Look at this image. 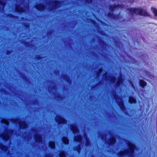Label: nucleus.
I'll return each instance as SVG.
<instances>
[{"instance_id":"f257e3e1","label":"nucleus","mask_w":157,"mask_h":157,"mask_svg":"<svg viewBox=\"0 0 157 157\" xmlns=\"http://www.w3.org/2000/svg\"><path fill=\"white\" fill-rule=\"evenodd\" d=\"M128 149L124 151H120L117 154L119 157H123L128 156L129 157H135V151L137 149V147L135 144L130 141H128L127 143Z\"/></svg>"},{"instance_id":"f03ea898","label":"nucleus","mask_w":157,"mask_h":157,"mask_svg":"<svg viewBox=\"0 0 157 157\" xmlns=\"http://www.w3.org/2000/svg\"><path fill=\"white\" fill-rule=\"evenodd\" d=\"M129 12L132 14L136 13L141 16H147V13L143 9L137 8H130L127 9Z\"/></svg>"},{"instance_id":"7ed1b4c3","label":"nucleus","mask_w":157,"mask_h":157,"mask_svg":"<svg viewBox=\"0 0 157 157\" xmlns=\"http://www.w3.org/2000/svg\"><path fill=\"white\" fill-rule=\"evenodd\" d=\"M55 121L59 125L64 124H66L67 122V120L66 119L59 115L56 116L55 117Z\"/></svg>"},{"instance_id":"20e7f679","label":"nucleus","mask_w":157,"mask_h":157,"mask_svg":"<svg viewBox=\"0 0 157 157\" xmlns=\"http://www.w3.org/2000/svg\"><path fill=\"white\" fill-rule=\"evenodd\" d=\"M120 13V12L118 14H115L111 12H109L107 14V16L110 18L114 20H118L121 18Z\"/></svg>"},{"instance_id":"39448f33","label":"nucleus","mask_w":157,"mask_h":157,"mask_svg":"<svg viewBox=\"0 0 157 157\" xmlns=\"http://www.w3.org/2000/svg\"><path fill=\"white\" fill-rule=\"evenodd\" d=\"M124 7V5L121 4H113L112 5H110L109 6V9L110 10L113 12L115 10L118 8H121Z\"/></svg>"},{"instance_id":"423d86ee","label":"nucleus","mask_w":157,"mask_h":157,"mask_svg":"<svg viewBox=\"0 0 157 157\" xmlns=\"http://www.w3.org/2000/svg\"><path fill=\"white\" fill-rule=\"evenodd\" d=\"M54 5L52 7V9L55 10L59 8L60 7V5L62 1L59 0H53Z\"/></svg>"},{"instance_id":"0eeeda50","label":"nucleus","mask_w":157,"mask_h":157,"mask_svg":"<svg viewBox=\"0 0 157 157\" xmlns=\"http://www.w3.org/2000/svg\"><path fill=\"white\" fill-rule=\"evenodd\" d=\"M35 7L38 10L42 11L45 9V6L44 4L40 3L36 5Z\"/></svg>"},{"instance_id":"6e6552de","label":"nucleus","mask_w":157,"mask_h":157,"mask_svg":"<svg viewBox=\"0 0 157 157\" xmlns=\"http://www.w3.org/2000/svg\"><path fill=\"white\" fill-rule=\"evenodd\" d=\"M116 142V139L115 137L112 136L108 140L107 144L109 146H113Z\"/></svg>"},{"instance_id":"1a4fd4ad","label":"nucleus","mask_w":157,"mask_h":157,"mask_svg":"<svg viewBox=\"0 0 157 157\" xmlns=\"http://www.w3.org/2000/svg\"><path fill=\"white\" fill-rule=\"evenodd\" d=\"M117 103L118 105L119 106L121 110H122L123 112L126 111V107L125 106L124 102L123 101H117Z\"/></svg>"},{"instance_id":"9d476101","label":"nucleus","mask_w":157,"mask_h":157,"mask_svg":"<svg viewBox=\"0 0 157 157\" xmlns=\"http://www.w3.org/2000/svg\"><path fill=\"white\" fill-rule=\"evenodd\" d=\"M34 138L36 142L38 143H40L42 141V135L40 134H37L35 135Z\"/></svg>"},{"instance_id":"9b49d317","label":"nucleus","mask_w":157,"mask_h":157,"mask_svg":"<svg viewBox=\"0 0 157 157\" xmlns=\"http://www.w3.org/2000/svg\"><path fill=\"white\" fill-rule=\"evenodd\" d=\"M19 125L20 128L22 129H25L28 126L26 122L24 121H21L19 122Z\"/></svg>"},{"instance_id":"f8f14e48","label":"nucleus","mask_w":157,"mask_h":157,"mask_svg":"<svg viewBox=\"0 0 157 157\" xmlns=\"http://www.w3.org/2000/svg\"><path fill=\"white\" fill-rule=\"evenodd\" d=\"M62 78L65 80L68 84H71V80L70 79V77L67 75L64 74L62 75Z\"/></svg>"},{"instance_id":"ddd939ff","label":"nucleus","mask_w":157,"mask_h":157,"mask_svg":"<svg viewBox=\"0 0 157 157\" xmlns=\"http://www.w3.org/2000/svg\"><path fill=\"white\" fill-rule=\"evenodd\" d=\"M0 137L2 138L3 140L6 141H8L10 138V135L8 133L4 134H2L0 136Z\"/></svg>"},{"instance_id":"4468645a","label":"nucleus","mask_w":157,"mask_h":157,"mask_svg":"<svg viewBox=\"0 0 157 157\" xmlns=\"http://www.w3.org/2000/svg\"><path fill=\"white\" fill-rule=\"evenodd\" d=\"M70 126L71 129L73 133H76L78 132V129L75 124H72Z\"/></svg>"},{"instance_id":"2eb2a0df","label":"nucleus","mask_w":157,"mask_h":157,"mask_svg":"<svg viewBox=\"0 0 157 157\" xmlns=\"http://www.w3.org/2000/svg\"><path fill=\"white\" fill-rule=\"evenodd\" d=\"M15 11L18 13L23 12L24 11L23 8L20 6L19 5H16L15 8Z\"/></svg>"},{"instance_id":"dca6fc26","label":"nucleus","mask_w":157,"mask_h":157,"mask_svg":"<svg viewBox=\"0 0 157 157\" xmlns=\"http://www.w3.org/2000/svg\"><path fill=\"white\" fill-rule=\"evenodd\" d=\"M123 80L121 77H119L118 78L117 81L116 83V86L117 87H119L123 82Z\"/></svg>"},{"instance_id":"f3484780","label":"nucleus","mask_w":157,"mask_h":157,"mask_svg":"<svg viewBox=\"0 0 157 157\" xmlns=\"http://www.w3.org/2000/svg\"><path fill=\"white\" fill-rule=\"evenodd\" d=\"M62 141L65 145H68L69 144V140L66 136H63L62 138Z\"/></svg>"},{"instance_id":"a211bd4d","label":"nucleus","mask_w":157,"mask_h":157,"mask_svg":"<svg viewBox=\"0 0 157 157\" xmlns=\"http://www.w3.org/2000/svg\"><path fill=\"white\" fill-rule=\"evenodd\" d=\"M128 102L131 104H135L136 102V100L134 97L130 96L128 97Z\"/></svg>"},{"instance_id":"6ab92c4d","label":"nucleus","mask_w":157,"mask_h":157,"mask_svg":"<svg viewBox=\"0 0 157 157\" xmlns=\"http://www.w3.org/2000/svg\"><path fill=\"white\" fill-rule=\"evenodd\" d=\"M82 140V136L80 135H78L74 137V140L75 142H80Z\"/></svg>"},{"instance_id":"aec40b11","label":"nucleus","mask_w":157,"mask_h":157,"mask_svg":"<svg viewBox=\"0 0 157 157\" xmlns=\"http://www.w3.org/2000/svg\"><path fill=\"white\" fill-rule=\"evenodd\" d=\"M139 85L142 88H144L147 85V82L143 79L139 80Z\"/></svg>"},{"instance_id":"412c9836","label":"nucleus","mask_w":157,"mask_h":157,"mask_svg":"<svg viewBox=\"0 0 157 157\" xmlns=\"http://www.w3.org/2000/svg\"><path fill=\"white\" fill-rule=\"evenodd\" d=\"M49 147L51 149H54L55 148V143L54 141H50L48 143Z\"/></svg>"},{"instance_id":"4be33fe9","label":"nucleus","mask_w":157,"mask_h":157,"mask_svg":"<svg viewBox=\"0 0 157 157\" xmlns=\"http://www.w3.org/2000/svg\"><path fill=\"white\" fill-rule=\"evenodd\" d=\"M0 149L3 151H6L8 149V146L2 143H0Z\"/></svg>"},{"instance_id":"5701e85b","label":"nucleus","mask_w":157,"mask_h":157,"mask_svg":"<svg viewBox=\"0 0 157 157\" xmlns=\"http://www.w3.org/2000/svg\"><path fill=\"white\" fill-rule=\"evenodd\" d=\"M99 42L101 44H102V47L103 49H104L105 47L107 45L106 42L102 39L99 40Z\"/></svg>"},{"instance_id":"b1692460","label":"nucleus","mask_w":157,"mask_h":157,"mask_svg":"<svg viewBox=\"0 0 157 157\" xmlns=\"http://www.w3.org/2000/svg\"><path fill=\"white\" fill-rule=\"evenodd\" d=\"M73 149L74 151H76L78 153H79L81 150V146L79 144L74 147Z\"/></svg>"},{"instance_id":"393cba45","label":"nucleus","mask_w":157,"mask_h":157,"mask_svg":"<svg viewBox=\"0 0 157 157\" xmlns=\"http://www.w3.org/2000/svg\"><path fill=\"white\" fill-rule=\"evenodd\" d=\"M59 157H66V153L64 151H61L59 154Z\"/></svg>"},{"instance_id":"a878e982","label":"nucleus","mask_w":157,"mask_h":157,"mask_svg":"<svg viewBox=\"0 0 157 157\" xmlns=\"http://www.w3.org/2000/svg\"><path fill=\"white\" fill-rule=\"evenodd\" d=\"M43 58V57L40 55H37L35 57L36 59L38 60H40Z\"/></svg>"},{"instance_id":"bb28decb","label":"nucleus","mask_w":157,"mask_h":157,"mask_svg":"<svg viewBox=\"0 0 157 157\" xmlns=\"http://www.w3.org/2000/svg\"><path fill=\"white\" fill-rule=\"evenodd\" d=\"M85 145L86 146H89L90 145V140L88 138H86V143Z\"/></svg>"},{"instance_id":"cd10ccee","label":"nucleus","mask_w":157,"mask_h":157,"mask_svg":"<svg viewBox=\"0 0 157 157\" xmlns=\"http://www.w3.org/2000/svg\"><path fill=\"white\" fill-rule=\"evenodd\" d=\"M56 98H57V100L58 101L61 100L63 99V96L59 94L56 97Z\"/></svg>"},{"instance_id":"c85d7f7f","label":"nucleus","mask_w":157,"mask_h":157,"mask_svg":"<svg viewBox=\"0 0 157 157\" xmlns=\"http://www.w3.org/2000/svg\"><path fill=\"white\" fill-rule=\"evenodd\" d=\"M114 97L116 100L121 99V97L116 94H114Z\"/></svg>"},{"instance_id":"c756f323","label":"nucleus","mask_w":157,"mask_h":157,"mask_svg":"<svg viewBox=\"0 0 157 157\" xmlns=\"http://www.w3.org/2000/svg\"><path fill=\"white\" fill-rule=\"evenodd\" d=\"M103 71V69L102 67H100L99 69L98 72H97V75L98 76H99L101 73Z\"/></svg>"},{"instance_id":"7c9ffc66","label":"nucleus","mask_w":157,"mask_h":157,"mask_svg":"<svg viewBox=\"0 0 157 157\" xmlns=\"http://www.w3.org/2000/svg\"><path fill=\"white\" fill-rule=\"evenodd\" d=\"M116 79L117 78L114 76H112L111 79V82L113 83H114Z\"/></svg>"},{"instance_id":"2f4dec72","label":"nucleus","mask_w":157,"mask_h":157,"mask_svg":"<svg viewBox=\"0 0 157 157\" xmlns=\"http://www.w3.org/2000/svg\"><path fill=\"white\" fill-rule=\"evenodd\" d=\"M8 16L13 18H17V16L13 15L12 14H8Z\"/></svg>"},{"instance_id":"473e14b6","label":"nucleus","mask_w":157,"mask_h":157,"mask_svg":"<svg viewBox=\"0 0 157 157\" xmlns=\"http://www.w3.org/2000/svg\"><path fill=\"white\" fill-rule=\"evenodd\" d=\"M153 12L154 14V15L157 17V9L154 8Z\"/></svg>"},{"instance_id":"72a5a7b5","label":"nucleus","mask_w":157,"mask_h":157,"mask_svg":"<svg viewBox=\"0 0 157 157\" xmlns=\"http://www.w3.org/2000/svg\"><path fill=\"white\" fill-rule=\"evenodd\" d=\"M90 22L94 25L95 24H97V22L94 20L91 19H90Z\"/></svg>"},{"instance_id":"f704fd0d","label":"nucleus","mask_w":157,"mask_h":157,"mask_svg":"<svg viewBox=\"0 0 157 157\" xmlns=\"http://www.w3.org/2000/svg\"><path fill=\"white\" fill-rule=\"evenodd\" d=\"M8 122V121L6 119H5V118L3 119L2 120V123L5 124H6V123H7Z\"/></svg>"},{"instance_id":"c9c22d12","label":"nucleus","mask_w":157,"mask_h":157,"mask_svg":"<svg viewBox=\"0 0 157 157\" xmlns=\"http://www.w3.org/2000/svg\"><path fill=\"white\" fill-rule=\"evenodd\" d=\"M5 5V3L4 2L1 0H0V5L2 6H4Z\"/></svg>"},{"instance_id":"e433bc0d","label":"nucleus","mask_w":157,"mask_h":157,"mask_svg":"<svg viewBox=\"0 0 157 157\" xmlns=\"http://www.w3.org/2000/svg\"><path fill=\"white\" fill-rule=\"evenodd\" d=\"M12 51L10 50H7L6 51V54L7 55H9L12 53Z\"/></svg>"},{"instance_id":"4c0bfd02","label":"nucleus","mask_w":157,"mask_h":157,"mask_svg":"<svg viewBox=\"0 0 157 157\" xmlns=\"http://www.w3.org/2000/svg\"><path fill=\"white\" fill-rule=\"evenodd\" d=\"M24 44L25 45L27 46H29V43L28 42H26L24 41Z\"/></svg>"},{"instance_id":"58836bf2","label":"nucleus","mask_w":157,"mask_h":157,"mask_svg":"<svg viewBox=\"0 0 157 157\" xmlns=\"http://www.w3.org/2000/svg\"><path fill=\"white\" fill-rule=\"evenodd\" d=\"M24 26L25 27H27L29 25L28 23H24Z\"/></svg>"},{"instance_id":"ea45409f","label":"nucleus","mask_w":157,"mask_h":157,"mask_svg":"<svg viewBox=\"0 0 157 157\" xmlns=\"http://www.w3.org/2000/svg\"><path fill=\"white\" fill-rule=\"evenodd\" d=\"M22 78L23 79H25V78H27V77L25 76L24 75Z\"/></svg>"},{"instance_id":"a19ab883","label":"nucleus","mask_w":157,"mask_h":157,"mask_svg":"<svg viewBox=\"0 0 157 157\" xmlns=\"http://www.w3.org/2000/svg\"><path fill=\"white\" fill-rule=\"evenodd\" d=\"M55 87V86H52L51 87V89H53L54 87Z\"/></svg>"},{"instance_id":"79ce46f5","label":"nucleus","mask_w":157,"mask_h":157,"mask_svg":"<svg viewBox=\"0 0 157 157\" xmlns=\"http://www.w3.org/2000/svg\"><path fill=\"white\" fill-rule=\"evenodd\" d=\"M98 83L96 85H94V87H95L96 86L98 85Z\"/></svg>"},{"instance_id":"37998d69","label":"nucleus","mask_w":157,"mask_h":157,"mask_svg":"<svg viewBox=\"0 0 157 157\" xmlns=\"http://www.w3.org/2000/svg\"><path fill=\"white\" fill-rule=\"evenodd\" d=\"M10 131L11 132H13V130H10Z\"/></svg>"},{"instance_id":"c03bdc74","label":"nucleus","mask_w":157,"mask_h":157,"mask_svg":"<svg viewBox=\"0 0 157 157\" xmlns=\"http://www.w3.org/2000/svg\"><path fill=\"white\" fill-rule=\"evenodd\" d=\"M13 121H14V122H16V121H17V120H16V119H14V120H13Z\"/></svg>"},{"instance_id":"a18cd8bd","label":"nucleus","mask_w":157,"mask_h":157,"mask_svg":"<svg viewBox=\"0 0 157 157\" xmlns=\"http://www.w3.org/2000/svg\"><path fill=\"white\" fill-rule=\"evenodd\" d=\"M105 75L106 76L105 78H106V79H107V78L106 77H108L107 75V74H105Z\"/></svg>"},{"instance_id":"49530a36","label":"nucleus","mask_w":157,"mask_h":157,"mask_svg":"<svg viewBox=\"0 0 157 157\" xmlns=\"http://www.w3.org/2000/svg\"><path fill=\"white\" fill-rule=\"evenodd\" d=\"M101 34L102 35H105L104 34Z\"/></svg>"},{"instance_id":"de8ad7c7","label":"nucleus","mask_w":157,"mask_h":157,"mask_svg":"<svg viewBox=\"0 0 157 157\" xmlns=\"http://www.w3.org/2000/svg\"><path fill=\"white\" fill-rule=\"evenodd\" d=\"M86 1L87 2L88 0H86Z\"/></svg>"}]
</instances>
